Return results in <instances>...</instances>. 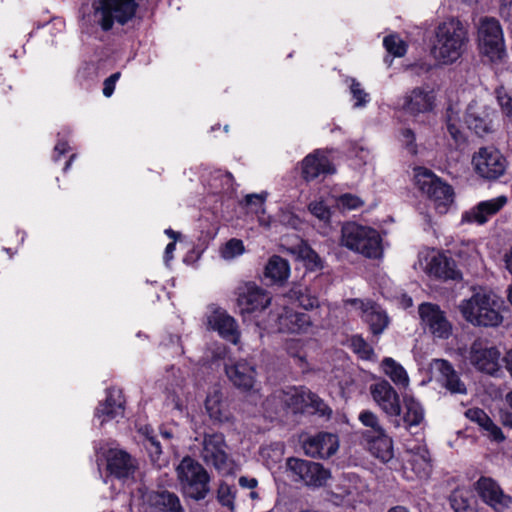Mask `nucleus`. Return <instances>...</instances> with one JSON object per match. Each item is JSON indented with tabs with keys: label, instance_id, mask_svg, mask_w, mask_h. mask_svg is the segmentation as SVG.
<instances>
[{
	"label": "nucleus",
	"instance_id": "obj_9",
	"mask_svg": "<svg viewBox=\"0 0 512 512\" xmlns=\"http://www.w3.org/2000/svg\"><path fill=\"white\" fill-rule=\"evenodd\" d=\"M471 163L475 173L488 181L499 179L507 169L506 158L493 146L479 148L473 154Z\"/></svg>",
	"mask_w": 512,
	"mask_h": 512
},
{
	"label": "nucleus",
	"instance_id": "obj_48",
	"mask_svg": "<svg viewBox=\"0 0 512 512\" xmlns=\"http://www.w3.org/2000/svg\"><path fill=\"white\" fill-rule=\"evenodd\" d=\"M309 211L321 221H329L331 213L329 208L322 201H315L309 204Z\"/></svg>",
	"mask_w": 512,
	"mask_h": 512
},
{
	"label": "nucleus",
	"instance_id": "obj_59",
	"mask_svg": "<svg viewBox=\"0 0 512 512\" xmlns=\"http://www.w3.org/2000/svg\"><path fill=\"white\" fill-rule=\"evenodd\" d=\"M257 480L255 478H248L245 476H241L239 478V485L242 488L254 489L257 486Z\"/></svg>",
	"mask_w": 512,
	"mask_h": 512
},
{
	"label": "nucleus",
	"instance_id": "obj_39",
	"mask_svg": "<svg viewBox=\"0 0 512 512\" xmlns=\"http://www.w3.org/2000/svg\"><path fill=\"white\" fill-rule=\"evenodd\" d=\"M449 503L454 512H474L472 499L466 491H453L449 496Z\"/></svg>",
	"mask_w": 512,
	"mask_h": 512
},
{
	"label": "nucleus",
	"instance_id": "obj_47",
	"mask_svg": "<svg viewBox=\"0 0 512 512\" xmlns=\"http://www.w3.org/2000/svg\"><path fill=\"white\" fill-rule=\"evenodd\" d=\"M400 141L411 155L417 154L415 133L410 128H403L400 131Z\"/></svg>",
	"mask_w": 512,
	"mask_h": 512
},
{
	"label": "nucleus",
	"instance_id": "obj_8",
	"mask_svg": "<svg viewBox=\"0 0 512 512\" xmlns=\"http://www.w3.org/2000/svg\"><path fill=\"white\" fill-rule=\"evenodd\" d=\"M200 455L207 465H212L219 473L223 475L232 473L234 462L227 453V444L223 434H205Z\"/></svg>",
	"mask_w": 512,
	"mask_h": 512
},
{
	"label": "nucleus",
	"instance_id": "obj_15",
	"mask_svg": "<svg viewBox=\"0 0 512 512\" xmlns=\"http://www.w3.org/2000/svg\"><path fill=\"white\" fill-rule=\"evenodd\" d=\"M500 352L496 347H488L481 339H476L470 346L468 359L479 371L495 375L500 370Z\"/></svg>",
	"mask_w": 512,
	"mask_h": 512
},
{
	"label": "nucleus",
	"instance_id": "obj_42",
	"mask_svg": "<svg viewBox=\"0 0 512 512\" xmlns=\"http://www.w3.org/2000/svg\"><path fill=\"white\" fill-rule=\"evenodd\" d=\"M383 45L390 54L396 57H402L406 53L405 42L396 35L386 36Z\"/></svg>",
	"mask_w": 512,
	"mask_h": 512
},
{
	"label": "nucleus",
	"instance_id": "obj_53",
	"mask_svg": "<svg viewBox=\"0 0 512 512\" xmlns=\"http://www.w3.org/2000/svg\"><path fill=\"white\" fill-rule=\"evenodd\" d=\"M465 416L472 422H475L479 426L483 425L488 415L480 408H470L465 412Z\"/></svg>",
	"mask_w": 512,
	"mask_h": 512
},
{
	"label": "nucleus",
	"instance_id": "obj_19",
	"mask_svg": "<svg viewBox=\"0 0 512 512\" xmlns=\"http://www.w3.org/2000/svg\"><path fill=\"white\" fill-rule=\"evenodd\" d=\"M350 302L362 311V318L369 325L373 335L383 333L389 324V318L379 305L359 299H353Z\"/></svg>",
	"mask_w": 512,
	"mask_h": 512
},
{
	"label": "nucleus",
	"instance_id": "obj_58",
	"mask_svg": "<svg viewBox=\"0 0 512 512\" xmlns=\"http://www.w3.org/2000/svg\"><path fill=\"white\" fill-rule=\"evenodd\" d=\"M486 433L487 436L493 441L503 442L505 440V436L502 430L495 423L492 426H490L489 429H487Z\"/></svg>",
	"mask_w": 512,
	"mask_h": 512
},
{
	"label": "nucleus",
	"instance_id": "obj_61",
	"mask_svg": "<svg viewBox=\"0 0 512 512\" xmlns=\"http://www.w3.org/2000/svg\"><path fill=\"white\" fill-rule=\"evenodd\" d=\"M68 144L66 142H58L54 148L55 156L54 159L58 160L59 157L65 154L68 150Z\"/></svg>",
	"mask_w": 512,
	"mask_h": 512
},
{
	"label": "nucleus",
	"instance_id": "obj_11",
	"mask_svg": "<svg viewBox=\"0 0 512 512\" xmlns=\"http://www.w3.org/2000/svg\"><path fill=\"white\" fill-rule=\"evenodd\" d=\"M370 394L378 407L389 417L396 428L401 426V401L394 387L385 379L375 382L369 387Z\"/></svg>",
	"mask_w": 512,
	"mask_h": 512
},
{
	"label": "nucleus",
	"instance_id": "obj_10",
	"mask_svg": "<svg viewBox=\"0 0 512 512\" xmlns=\"http://www.w3.org/2000/svg\"><path fill=\"white\" fill-rule=\"evenodd\" d=\"M286 466L293 474L295 481H301L313 488L324 486L331 476L330 471L322 464L296 457L288 458Z\"/></svg>",
	"mask_w": 512,
	"mask_h": 512
},
{
	"label": "nucleus",
	"instance_id": "obj_63",
	"mask_svg": "<svg viewBox=\"0 0 512 512\" xmlns=\"http://www.w3.org/2000/svg\"><path fill=\"white\" fill-rule=\"evenodd\" d=\"M506 368L512 375V350L509 351L505 357Z\"/></svg>",
	"mask_w": 512,
	"mask_h": 512
},
{
	"label": "nucleus",
	"instance_id": "obj_43",
	"mask_svg": "<svg viewBox=\"0 0 512 512\" xmlns=\"http://www.w3.org/2000/svg\"><path fill=\"white\" fill-rule=\"evenodd\" d=\"M243 252V242L239 239L232 238L221 249V256L226 260H230L241 255Z\"/></svg>",
	"mask_w": 512,
	"mask_h": 512
},
{
	"label": "nucleus",
	"instance_id": "obj_33",
	"mask_svg": "<svg viewBox=\"0 0 512 512\" xmlns=\"http://www.w3.org/2000/svg\"><path fill=\"white\" fill-rule=\"evenodd\" d=\"M404 110L411 114L427 112L432 109V97L421 88H415L405 97Z\"/></svg>",
	"mask_w": 512,
	"mask_h": 512
},
{
	"label": "nucleus",
	"instance_id": "obj_3",
	"mask_svg": "<svg viewBox=\"0 0 512 512\" xmlns=\"http://www.w3.org/2000/svg\"><path fill=\"white\" fill-rule=\"evenodd\" d=\"M176 474L184 497L200 501L209 494L210 476L195 459L184 457L176 467Z\"/></svg>",
	"mask_w": 512,
	"mask_h": 512
},
{
	"label": "nucleus",
	"instance_id": "obj_56",
	"mask_svg": "<svg viewBox=\"0 0 512 512\" xmlns=\"http://www.w3.org/2000/svg\"><path fill=\"white\" fill-rule=\"evenodd\" d=\"M304 259L306 260L307 262V266L314 270V269H319L322 267V264H321V259L320 257L318 256V254L316 252H314L313 250L309 249L307 252H306V255L304 256Z\"/></svg>",
	"mask_w": 512,
	"mask_h": 512
},
{
	"label": "nucleus",
	"instance_id": "obj_54",
	"mask_svg": "<svg viewBox=\"0 0 512 512\" xmlns=\"http://www.w3.org/2000/svg\"><path fill=\"white\" fill-rule=\"evenodd\" d=\"M340 204L347 209H356L363 205L362 200L351 194H344L339 199Z\"/></svg>",
	"mask_w": 512,
	"mask_h": 512
},
{
	"label": "nucleus",
	"instance_id": "obj_35",
	"mask_svg": "<svg viewBox=\"0 0 512 512\" xmlns=\"http://www.w3.org/2000/svg\"><path fill=\"white\" fill-rule=\"evenodd\" d=\"M288 297L305 310L319 307L318 297L307 286L294 285L288 292Z\"/></svg>",
	"mask_w": 512,
	"mask_h": 512
},
{
	"label": "nucleus",
	"instance_id": "obj_18",
	"mask_svg": "<svg viewBox=\"0 0 512 512\" xmlns=\"http://www.w3.org/2000/svg\"><path fill=\"white\" fill-rule=\"evenodd\" d=\"M433 368L439 374L438 381L443 388L453 395H466L467 386L453 365L445 359H434Z\"/></svg>",
	"mask_w": 512,
	"mask_h": 512
},
{
	"label": "nucleus",
	"instance_id": "obj_26",
	"mask_svg": "<svg viewBox=\"0 0 512 512\" xmlns=\"http://www.w3.org/2000/svg\"><path fill=\"white\" fill-rule=\"evenodd\" d=\"M152 512H185L179 497L170 491H152L147 495Z\"/></svg>",
	"mask_w": 512,
	"mask_h": 512
},
{
	"label": "nucleus",
	"instance_id": "obj_64",
	"mask_svg": "<svg viewBox=\"0 0 512 512\" xmlns=\"http://www.w3.org/2000/svg\"><path fill=\"white\" fill-rule=\"evenodd\" d=\"M388 512H409V511L407 508H405L403 506H396V507L390 508L388 510Z\"/></svg>",
	"mask_w": 512,
	"mask_h": 512
},
{
	"label": "nucleus",
	"instance_id": "obj_62",
	"mask_svg": "<svg viewBox=\"0 0 512 512\" xmlns=\"http://www.w3.org/2000/svg\"><path fill=\"white\" fill-rule=\"evenodd\" d=\"M505 264H506L507 270L512 274V248L505 255Z\"/></svg>",
	"mask_w": 512,
	"mask_h": 512
},
{
	"label": "nucleus",
	"instance_id": "obj_50",
	"mask_svg": "<svg viewBox=\"0 0 512 512\" xmlns=\"http://www.w3.org/2000/svg\"><path fill=\"white\" fill-rule=\"evenodd\" d=\"M145 447L150 454L152 461H157L162 454L161 444L155 436H147Z\"/></svg>",
	"mask_w": 512,
	"mask_h": 512
},
{
	"label": "nucleus",
	"instance_id": "obj_12",
	"mask_svg": "<svg viewBox=\"0 0 512 512\" xmlns=\"http://www.w3.org/2000/svg\"><path fill=\"white\" fill-rule=\"evenodd\" d=\"M474 489L481 500L495 512H506L512 505V497L491 477L481 476L474 483Z\"/></svg>",
	"mask_w": 512,
	"mask_h": 512
},
{
	"label": "nucleus",
	"instance_id": "obj_2",
	"mask_svg": "<svg viewBox=\"0 0 512 512\" xmlns=\"http://www.w3.org/2000/svg\"><path fill=\"white\" fill-rule=\"evenodd\" d=\"M499 308L497 296L484 289L474 292L469 299L459 304L463 318L473 326L479 327L499 326L503 322Z\"/></svg>",
	"mask_w": 512,
	"mask_h": 512
},
{
	"label": "nucleus",
	"instance_id": "obj_40",
	"mask_svg": "<svg viewBox=\"0 0 512 512\" xmlns=\"http://www.w3.org/2000/svg\"><path fill=\"white\" fill-rule=\"evenodd\" d=\"M347 81L350 82V93L352 94L355 108H362L366 106V104L370 101L369 94L362 88V85L355 78H348Z\"/></svg>",
	"mask_w": 512,
	"mask_h": 512
},
{
	"label": "nucleus",
	"instance_id": "obj_27",
	"mask_svg": "<svg viewBox=\"0 0 512 512\" xmlns=\"http://www.w3.org/2000/svg\"><path fill=\"white\" fill-rule=\"evenodd\" d=\"M209 323L220 336L227 341L237 344L240 338L237 323L233 317L225 311H215L209 319Z\"/></svg>",
	"mask_w": 512,
	"mask_h": 512
},
{
	"label": "nucleus",
	"instance_id": "obj_13",
	"mask_svg": "<svg viewBox=\"0 0 512 512\" xmlns=\"http://www.w3.org/2000/svg\"><path fill=\"white\" fill-rule=\"evenodd\" d=\"M106 469L110 476L126 482L135 479L138 461L127 451L111 448L105 453Z\"/></svg>",
	"mask_w": 512,
	"mask_h": 512
},
{
	"label": "nucleus",
	"instance_id": "obj_1",
	"mask_svg": "<svg viewBox=\"0 0 512 512\" xmlns=\"http://www.w3.org/2000/svg\"><path fill=\"white\" fill-rule=\"evenodd\" d=\"M435 40L431 52L443 64H451L463 54L468 42V33L463 23L449 18L435 28Z\"/></svg>",
	"mask_w": 512,
	"mask_h": 512
},
{
	"label": "nucleus",
	"instance_id": "obj_32",
	"mask_svg": "<svg viewBox=\"0 0 512 512\" xmlns=\"http://www.w3.org/2000/svg\"><path fill=\"white\" fill-rule=\"evenodd\" d=\"M310 390L301 387H289L287 390L281 392V401L294 413L300 412L307 407V402L310 397Z\"/></svg>",
	"mask_w": 512,
	"mask_h": 512
},
{
	"label": "nucleus",
	"instance_id": "obj_41",
	"mask_svg": "<svg viewBox=\"0 0 512 512\" xmlns=\"http://www.w3.org/2000/svg\"><path fill=\"white\" fill-rule=\"evenodd\" d=\"M351 348L363 360H372L375 356L373 348L361 336L351 338Z\"/></svg>",
	"mask_w": 512,
	"mask_h": 512
},
{
	"label": "nucleus",
	"instance_id": "obj_17",
	"mask_svg": "<svg viewBox=\"0 0 512 512\" xmlns=\"http://www.w3.org/2000/svg\"><path fill=\"white\" fill-rule=\"evenodd\" d=\"M495 115L494 109L481 102L472 101L467 107L465 122L470 130L483 137L493 132Z\"/></svg>",
	"mask_w": 512,
	"mask_h": 512
},
{
	"label": "nucleus",
	"instance_id": "obj_30",
	"mask_svg": "<svg viewBox=\"0 0 512 512\" xmlns=\"http://www.w3.org/2000/svg\"><path fill=\"white\" fill-rule=\"evenodd\" d=\"M368 449L371 454L383 462H388L393 457L392 439L382 431V433L367 435Z\"/></svg>",
	"mask_w": 512,
	"mask_h": 512
},
{
	"label": "nucleus",
	"instance_id": "obj_16",
	"mask_svg": "<svg viewBox=\"0 0 512 512\" xmlns=\"http://www.w3.org/2000/svg\"><path fill=\"white\" fill-rule=\"evenodd\" d=\"M236 296L237 306L242 314L263 310L271 302L268 293L252 282L238 286Z\"/></svg>",
	"mask_w": 512,
	"mask_h": 512
},
{
	"label": "nucleus",
	"instance_id": "obj_5",
	"mask_svg": "<svg viewBox=\"0 0 512 512\" xmlns=\"http://www.w3.org/2000/svg\"><path fill=\"white\" fill-rule=\"evenodd\" d=\"M414 171L417 188L433 202L438 213L445 214L454 201L453 188L443 182L431 170L417 167Z\"/></svg>",
	"mask_w": 512,
	"mask_h": 512
},
{
	"label": "nucleus",
	"instance_id": "obj_38",
	"mask_svg": "<svg viewBox=\"0 0 512 512\" xmlns=\"http://www.w3.org/2000/svg\"><path fill=\"white\" fill-rule=\"evenodd\" d=\"M236 492L235 486L221 481L216 490V499L222 507L227 508L229 512H234Z\"/></svg>",
	"mask_w": 512,
	"mask_h": 512
},
{
	"label": "nucleus",
	"instance_id": "obj_25",
	"mask_svg": "<svg viewBox=\"0 0 512 512\" xmlns=\"http://www.w3.org/2000/svg\"><path fill=\"white\" fill-rule=\"evenodd\" d=\"M123 404L124 399L121 390L108 389L105 401L96 408L95 417L101 419V424L112 420L123 414Z\"/></svg>",
	"mask_w": 512,
	"mask_h": 512
},
{
	"label": "nucleus",
	"instance_id": "obj_34",
	"mask_svg": "<svg viewBox=\"0 0 512 512\" xmlns=\"http://www.w3.org/2000/svg\"><path fill=\"white\" fill-rule=\"evenodd\" d=\"M404 413L402 421L406 429L419 426L424 420L422 405L412 396H404Z\"/></svg>",
	"mask_w": 512,
	"mask_h": 512
},
{
	"label": "nucleus",
	"instance_id": "obj_45",
	"mask_svg": "<svg viewBox=\"0 0 512 512\" xmlns=\"http://www.w3.org/2000/svg\"><path fill=\"white\" fill-rule=\"evenodd\" d=\"M359 420L364 426L370 427L372 429L370 433H372L373 435L385 431L383 427L380 425L377 415L372 411H362L359 415Z\"/></svg>",
	"mask_w": 512,
	"mask_h": 512
},
{
	"label": "nucleus",
	"instance_id": "obj_14",
	"mask_svg": "<svg viewBox=\"0 0 512 512\" xmlns=\"http://www.w3.org/2000/svg\"><path fill=\"white\" fill-rule=\"evenodd\" d=\"M418 312L422 325L434 337L440 339L449 338L452 333V325L438 305L422 303L418 308Z\"/></svg>",
	"mask_w": 512,
	"mask_h": 512
},
{
	"label": "nucleus",
	"instance_id": "obj_28",
	"mask_svg": "<svg viewBox=\"0 0 512 512\" xmlns=\"http://www.w3.org/2000/svg\"><path fill=\"white\" fill-rule=\"evenodd\" d=\"M506 201V197L500 196L495 199L480 202L472 210L465 213L463 220L482 225L487 222L490 216L496 214L506 204Z\"/></svg>",
	"mask_w": 512,
	"mask_h": 512
},
{
	"label": "nucleus",
	"instance_id": "obj_44",
	"mask_svg": "<svg viewBox=\"0 0 512 512\" xmlns=\"http://www.w3.org/2000/svg\"><path fill=\"white\" fill-rule=\"evenodd\" d=\"M307 407L314 409V412L321 417L330 418L332 415V409L315 393L310 392L309 401Z\"/></svg>",
	"mask_w": 512,
	"mask_h": 512
},
{
	"label": "nucleus",
	"instance_id": "obj_57",
	"mask_svg": "<svg viewBox=\"0 0 512 512\" xmlns=\"http://www.w3.org/2000/svg\"><path fill=\"white\" fill-rule=\"evenodd\" d=\"M499 13L505 21L512 23V0H502Z\"/></svg>",
	"mask_w": 512,
	"mask_h": 512
},
{
	"label": "nucleus",
	"instance_id": "obj_4",
	"mask_svg": "<svg viewBox=\"0 0 512 512\" xmlns=\"http://www.w3.org/2000/svg\"><path fill=\"white\" fill-rule=\"evenodd\" d=\"M340 243L367 258H378L382 254L378 231L355 222H347L342 226Z\"/></svg>",
	"mask_w": 512,
	"mask_h": 512
},
{
	"label": "nucleus",
	"instance_id": "obj_23",
	"mask_svg": "<svg viewBox=\"0 0 512 512\" xmlns=\"http://www.w3.org/2000/svg\"><path fill=\"white\" fill-rule=\"evenodd\" d=\"M426 272L442 280H459L461 273L456 268V263L452 258L444 254L431 256L426 265Z\"/></svg>",
	"mask_w": 512,
	"mask_h": 512
},
{
	"label": "nucleus",
	"instance_id": "obj_49",
	"mask_svg": "<svg viewBox=\"0 0 512 512\" xmlns=\"http://www.w3.org/2000/svg\"><path fill=\"white\" fill-rule=\"evenodd\" d=\"M505 403L508 408L499 411L500 421L504 427L512 429V391L505 395Z\"/></svg>",
	"mask_w": 512,
	"mask_h": 512
},
{
	"label": "nucleus",
	"instance_id": "obj_24",
	"mask_svg": "<svg viewBox=\"0 0 512 512\" xmlns=\"http://www.w3.org/2000/svg\"><path fill=\"white\" fill-rule=\"evenodd\" d=\"M206 411L214 422L228 423L233 419V414L229 408L228 401L224 399L218 389H213L206 397Z\"/></svg>",
	"mask_w": 512,
	"mask_h": 512
},
{
	"label": "nucleus",
	"instance_id": "obj_7",
	"mask_svg": "<svg viewBox=\"0 0 512 512\" xmlns=\"http://www.w3.org/2000/svg\"><path fill=\"white\" fill-rule=\"evenodd\" d=\"M478 44L482 54L491 61L501 60L505 55L503 31L499 21L484 17L478 26Z\"/></svg>",
	"mask_w": 512,
	"mask_h": 512
},
{
	"label": "nucleus",
	"instance_id": "obj_51",
	"mask_svg": "<svg viewBox=\"0 0 512 512\" xmlns=\"http://www.w3.org/2000/svg\"><path fill=\"white\" fill-rule=\"evenodd\" d=\"M498 102L503 112L512 118V89L507 92H498Z\"/></svg>",
	"mask_w": 512,
	"mask_h": 512
},
{
	"label": "nucleus",
	"instance_id": "obj_31",
	"mask_svg": "<svg viewBox=\"0 0 512 512\" xmlns=\"http://www.w3.org/2000/svg\"><path fill=\"white\" fill-rule=\"evenodd\" d=\"M289 274L288 260L278 255L270 257L264 269L266 279H269L273 284H283L288 279Z\"/></svg>",
	"mask_w": 512,
	"mask_h": 512
},
{
	"label": "nucleus",
	"instance_id": "obj_6",
	"mask_svg": "<svg viewBox=\"0 0 512 512\" xmlns=\"http://www.w3.org/2000/svg\"><path fill=\"white\" fill-rule=\"evenodd\" d=\"M141 0H95L93 8L102 30L109 31L114 23L125 25L131 21Z\"/></svg>",
	"mask_w": 512,
	"mask_h": 512
},
{
	"label": "nucleus",
	"instance_id": "obj_36",
	"mask_svg": "<svg viewBox=\"0 0 512 512\" xmlns=\"http://www.w3.org/2000/svg\"><path fill=\"white\" fill-rule=\"evenodd\" d=\"M381 367L385 375H387L393 383L400 388H407L409 385V377L406 370L394 359L386 357L382 360Z\"/></svg>",
	"mask_w": 512,
	"mask_h": 512
},
{
	"label": "nucleus",
	"instance_id": "obj_22",
	"mask_svg": "<svg viewBox=\"0 0 512 512\" xmlns=\"http://www.w3.org/2000/svg\"><path fill=\"white\" fill-rule=\"evenodd\" d=\"M301 173L305 181L310 182L322 174L335 172L330 160L321 151L316 150L308 154L301 162Z\"/></svg>",
	"mask_w": 512,
	"mask_h": 512
},
{
	"label": "nucleus",
	"instance_id": "obj_52",
	"mask_svg": "<svg viewBox=\"0 0 512 512\" xmlns=\"http://www.w3.org/2000/svg\"><path fill=\"white\" fill-rule=\"evenodd\" d=\"M419 459L422 461L423 464L422 471L420 472V477H425L429 474L431 466L429 452L426 449H419V454L416 455L415 458H413L412 465L417 463Z\"/></svg>",
	"mask_w": 512,
	"mask_h": 512
},
{
	"label": "nucleus",
	"instance_id": "obj_37",
	"mask_svg": "<svg viewBox=\"0 0 512 512\" xmlns=\"http://www.w3.org/2000/svg\"><path fill=\"white\" fill-rule=\"evenodd\" d=\"M446 126L449 135L457 145L465 143L466 137L461 129L460 118L452 107H449L446 111Z\"/></svg>",
	"mask_w": 512,
	"mask_h": 512
},
{
	"label": "nucleus",
	"instance_id": "obj_55",
	"mask_svg": "<svg viewBox=\"0 0 512 512\" xmlns=\"http://www.w3.org/2000/svg\"><path fill=\"white\" fill-rule=\"evenodd\" d=\"M120 73L116 72L112 75H110L108 78L104 81V87H103V94L106 97H110L115 89V83L119 79Z\"/></svg>",
	"mask_w": 512,
	"mask_h": 512
},
{
	"label": "nucleus",
	"instance_id": "obj_29",
	"mask_svg": "<svg viewBox=\"0 0 512 512\" xmlns=\"http://www.w3.org/2000/svg\"><path fill=\"white\" fill-rule=\"evenodd\" d=\"M279 330L286 333L306 332L311 326L310 316L293 310H285L278 318Z\"/></svg>",
	"mask_w": 512,
	"mask_h": 512
},
{
	"label": "nucleus",
	"instance_id": "obj_21",
	"mask_svg": "<svg viewBox=\"0 0 512 512\" xmlns=\"http://www.w3.org/2000/svg\"><path fill=\"white\" fill-rule=\"evenodd\" d=\"M226 375L235 387L249 391L256 382L255 366L246 360H239L225 366Z\"/></svg>",
	"mask_w": 512,
	"mask_h": 512
},
{
	"label": "nucleus",
	"instance_id": "obj_20",
	"mask_svg": "<svg viewBox=\"0 0 512 512\" xmlns=\"http://www.w3.org/2000/svg\"><path fill=\"white\" fill-rule=\"evenodd\" d=\"M303 449L309 457L329 458L336 453L338 440L331 433H318L304 441Z\"/></svg>",
	"mask_w": 512,
	"mask_h": 512
},
{
	"label": "nucleus",
	"instance_id": "obj_60",
	"mask_svg": "<svg viewBox=\"0 0 512 512\" xmlns=\"http://www.w3.org/2000/svg\"><path fill=\"white\" fill-rule=\"evenodd\" d=\"M264 202V199L259 194H249L245 197V203L246 205H253V204H260L262 205Z\"/></svg>",
	"mask_w": 512,
	"mask_h": 512
},
{
	"label": "nucleus",
	"instance_id": "obj_46",
	"mask_svg": "<svg viewBox=\"0 0 512 512\" xmlns=\"http://www.w3.org/2000/svg\"><path fill=\"white\" fill-rule=\"evenodd\" d=\"M333 502L337 505L352 506L356 502L354 491L350 488H339L338 492L332 494Z\"/></svg>",
	"mask_w": 512,
	"mask_h": 512
}]
</instances>
